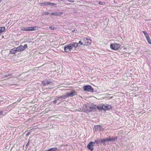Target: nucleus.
Returning a JSON list of instances; mask_svg holds the SVG:
<instances>
[{
  "mask_svg": "<svg viewBox=\"0 0 151 151\" xmlns=\"http://www.w3.org/2000/svg\"><path fill=\"white\" fill-rule=\"evenodd\" d=\"M17 52V48H14L11 50L10 51V53L11 54H15Z\"/></svg>",
  "mask_w": 151,
  "mask_h": 151,
  "instance_id": "11",
  "label": "nucleus"
},
{
  "mask_svg": "<svg viewBox=\"0 0 151 151\" xmlns=\"http://www.w3.org/2000/svg\"><path fill=\"white\" fill-rule=\"evenodd\" d=\"M49 14V13L48 12H44L43 14V15H48Z\"/></svg>",
  "mask_w": 151,
  "mask_h": 151,
  "instance_id": "25",
  "label": "nucleus"
},
{
  "mask_svg": "<svg viewBox=\"0 0 151 151\" xmlns=\"http://www.w3.org/2000/svg\"><path fill=\"white\" fill-rule=\"evenodd\" d=\"M94 143L92 142H89L87 145V148L91 150H92L93 149V145Z\"/></svg>",
  "mask_w": 151,
  "mask_h": 151,
  "instance_id": "8",
  "label": "nucleus"
},
{
  "mask_svg": "<svg viewBox=\"0 0 151 151\" xmlns=\"http://www.w3.org/2000/svg\"><path fill=\"white\" fill-rule=\"evenodd\" d=\"M49 28H50V29H52V30H54V29H55V28L53 27H52V26L50 27H49Z\"/></svg>",
  "mask_w": 151,
  "mask_h": 151,
  "instance_id": "27",
  "label": "nucleus"
},
{
  "mask_svg": "<svg viewBox=\"0 0 151 151\" xmlns=\"http://www.w3.org/2000/svg\"><path fill=\"white\" fill-rule=\"evenodd\" d=\"M105 107L106 109V110H108V109H109L111 108V106L110 105H105Z\"/></svg>",
  "mask_w": 151,
  "mask_h": 151,
  "instance_id": "18",
  "label": "nucleus"
},
{
  "mask_svg": "<svg viewBox=\"0 0 151 151\" xmlns=\"http://www.w3.org/2000/svg\"><path fill=\"white\" fill-rule=\"evenodd\" d=\"M95 130L96 131H100L102 129V127L100 125L96 126L95 127Z\"/></svg>",
  "mask_w": 151,
  "mask_h": 151,
  "instance_id": "12",
  "label": "nucleus"
},
{
  "mask_svg": "<svg viewBox=\"0 0 151 151\" xmlns=\"http://www.w3.org/2000/svg\"><path fill=\"white\" fill-rule=\"evenodd\" d=\"M91 42V39L84 38L81 39L78 43L81 45H88L90 44Z\"/></svg>",
  "mask_w": 151,
  "mask_h": 151,
  "instance_id": "2",
  "label": "nucleus"
},
{
  "mask_svg": "<svg viewBox=\"0 0 151 151\" xmlns=\"http://www.w3.org/2000/svg\"><path fill=\"white\" fill-rule=\"evenodd\" d=\"M56 12H52L51 13V14L52 15H54L56 16Z\"/></svg>",
  "mask_w": 151,
  "mask_h": 151,
  "instance_id": "28",
  "label": "nucleus"
},
{
  "mask_svg": "<svg viewBox=\"0 0 151 151\" xmlns=\"http://www.w3.org/2000/svg\"><path fill=\"white\" fill-rule=\"evenodd\" d=\"M42 5H49L52 6H55L56 5L55 3H52L48 2L42 3Z\"/></svg>",
  "mask_w": 151,
  "mask_h": 151,
  "instance_id": "7",
  "label": "nucleus"
},
{
  "mask_svg": "<svg viewBox=\"0 0 151 151\" xmlns=\"http://www.w3.org/2000/svg\"><path fill=\"white\" fill-rule=\"evenodd\" d=\"M30 134V132H29L28 134L27 135V136H28L29 134Z\"/></svg>",
  "mask_w": 151,
  "mask_h": 151,
  "instance_id": "31",
  "label": "nucleus"
},
{
  "mask_svg": "<svg viewBox=\"0 0 151 151\" xmlns=\"http://www.w3.org/2000/svg\"><path fill=\"white\" fill-rule=\"evenodd\" d=\"M95 143H96L97 144L99 143H103V139H100L99 140H95Z\"/></svg>",
  "mask_w": 151,
  "mask_h": 151,
  "instance_id": "17",
  "label": "nucleus"
},
{
  "mask_svg": "<svg viewBox=\"0 0 151 151\" xmlns=\"http://www.w3.org/2000/svg\"><path fill=\"white\" fill-rule=\"evenodd\" d=\"M108 139L109 141H114L115 140H116L117 138V137H115L114 138L112 137V138H109Z\"/></svg>",
  "mask_w": 151,
  "mask_h": 151,
  "instance_id": "16",
  "label": "nucleus"
},
{
  "mask_svg": "<svg viewBox=\"0 0 151 151\" xmlns=\"http://www.w3.org/2000/svg\"><path fill=\"white\" fill-rule=\"evenodd\" d=\"M83 89L85 91H87L90 92L93 91V88L90 86H86L83 87Z\"/></svg>",
  "mask_w": 151,
  "mask_h": 151,
  "instance_id": "6",
  "label": "nucleus"
},
{
  "mask_svg": "<svg viewBox=\"0 0 151 151\" xmlns=\"http://www.w3.org/2000/svg\"><path fill=\"white\" fill-rule=\"evenodd\" d=\"M76 93L75 91H72L70 93L67 94V97L72 96L75 95Z\"/></svg>",
  "mask_w": 151,
  "mask_h": 151,
  "instance_id": "13",
  "label": "nucleus"
},
{
  "mask_svg": "<svg viewBox=\"0 0 151 151\" xmlns=\"http://www.w3.org/2000/svg\"><path fill=\"white\" fill-rule=\"evenodd\" d=\"M59 100V98H58L57 99H56L55 100H54L53 101V102L54 104H55L56 103L57 101Z\"/></svg>",
  "mask_w": 151,
  "mask_h": 151,
  "instance_id": "22",
  "label": "nucleus"
},
{
  "mask_svg": "<svg viewBox=\"0 0 151 151\" xmlns=\"http://www.w3.org/2000/svg\"><path fill=\"white\" fill-rule=\"evenodd\" d=\"M57 150V149L56 147H53L48 149V151H56Z\"/></svg>",
  "mask_w": 151,
  "mask_h": 151,
  "instance_id": "15",
  "label": "nucleus"
},
{
  "mask_svg": "<svg viewBox=\"0 0 151 151\" xmlns=\"http://www.w3.org/2000/svg\"><path fill=\"white\" fill-rule=\"evenodd\" d=\"M42 83L44 86H46L49 84H51L52 82L47 80H45L42 81Z\"/></svg>",
  "mask_w": 151,
  "mask_h": 151,
  "instance_id": "10",
  "label": "nucleus"
},
{
  "mask_svg": "<svg viewBox=\"0 0 151 151\" xmlns=\"http://www.w3.org/2000/svg\"><path fill=\"white\" fill-rule=\"evenodd\" d=\"M146 39L148 42L149 44H151V40L150 39V37H148V38H147Z\"/></svg>",
  "mask_w": 151,
  "mask_h": 151,
  "instance_id": "21",
  "label": "nucleus"
},
{
  "mask_svg": "<svg viewBox=\"0 0 151 151\" xmlns=\"http://www.w3.org/2000/svg\"><path fill=\"white\" fill-rule=\"evenodd\" d=\"M142 32L144 34L145 36L146 39L148 38V37H149L148 35L145 31H142Z\"/></svg>",
  "mask_w": 151,
  "mask_h": 151,
  "instance_id": "19",
  "label": "nucleus"
},
{
  "mask_svg": "<svg viewBox=\"0 0 151 151\" xmlns=\"http://www.w3.org/2000/svg\"><path fill=\"white\" fill-rule=\"evenodd\" d=\"M5 30V28L4 27H0V34L4 32Z\"/></svg>",
  "mask_w": 151,
  "mask_h": 151,
  "instance_id": "14",
  "label": "nucleus"
},
{
  "mask_svg": "<svg viewBox=\"0 0 151 151\" xmlns=\"http://www.w3.org/2000/svg\"><path fill=\"white\" fill-rule=\"evenodd\" d=\"M101 3H102V2H101V1L99 2V4H101Z\"/></svg>",
  "mask_w": 151,
  "mask_h": 151,
  "instance_id": "30",
  "label": "nucleus"
},
{
  "mask_svg": "<svg viewBox=\"0 0 151 151\" xmlns=\"http://www.w3.org/2000/svg\"><path fill=\"white\" fill-rule=\"evenodd\" d=\"M56 16H60L63 14V13L60 12H56Z\"/></svg>",
  "mask_w": 151,
  "mask_h": 151,
  "instance_id": "20",
  "label": "nucleus"
},
{
  "mask_svg": "<svg viewBox=\"0 0 151 151\" xmlns=\"http://www.w3.org/2000/svg\"><path fill=\"white\" fill-rule=\"evenodd\" d=\"M37 27H21V30L25 31H32L35 30L37 29Z\"/></svg>",
  "mask_w": 151,
  "mask_h": 151,
  "instance_id": "3",
  "label": "nucleus"
},
{
  "mask_svg": "<svg viewBox=\"0 0 151 151\" xmlns=\"http://www.w3.org/2000/svg\"><path fill=\"white\" fill-rule=\"evenodd\" d=\"M78 46V43L76 42H73L71 44H69L64 47V50L66 52H68L71 50L75 49Z\"/></svg>",
  "mask_w": 151,
  "mask_h": 151,
  "instance_id": "1",
  "label": "nucleus"
},
{
  "mask_svg": "<svg viewBox=\"0 0 151 151\" xmlns=\"http://www.w3.org/2000/svg\"><path fill=\"white\" fill-rule=\"evenodd\" d=\"M3 114V112L2 111H0V115Z\"/></svg>",
  "mask_w": 151,
  "mask_h": 151,
  "instance_id": "29",
  "label": "nucleus"
},
{
  "mask_svg": "<svg viewBox=\"0 0 151 151\" xmlns=\"http://www.w3.org/2000/svg\"><path fill=\"white\" fill-rule=\"evenodd\" d=\"M103 143L105 142L109 141L108 139L107 138V139H103Z\"/></svg>",
  "mask_w": 151,
  "mask_h": 151,
  "instance_id": "23",
  "label": "nucleus"
},
{
  "mask_svg": "<svg viewBox=\"0 0 151 151\" xmlns=\"http://www.w3.org/2000/svg\"><path fill=\"white\" fill-rule=\"evenodd\" d=\"M27 44H25L24 46L20 45L19 46L17 47V52H22L25 49L27 48Z\"/></svg>",
  "mask_w": 151,
  "mask_h": 151,
  "instance_id": "5",
  "label": "nucleus"
},
{
  "mask_svg": "<svg viewBox=\"0 0 151 151\" xmlns=\"http://www.w3.org/2000/svg\"><path fill=\"white\" fill-rule=\"evenodd\" d=\"M67 97V95L66 96H60V97H59V99L60 98H65L64 97Z\"/></svg>",
  "mask_w": 151,
  "mask_h": 151,
  "instance_id": "26",
  "label": "nucleus"
},
{
  "mask_svg": "<svg viewBox=\"0 0 151 151\" xmlns=\"http://www.w3.org/2000/svg\"><path fill=\"white\" fill-rule=\"evenodd\" d=\"M10 76V75H6L5 76H4V78H6Z\"/></svg>",
  "mask_w": 151,
  "mask_h": 151,
  "instance_id": "24",
  "label": "nucleus"
},
{
  "mask_svg": "<svg viewBox=\"0 0 151 151\" xmlns=\"http://www.w3.org/2000/svg\"><path fill=\"white\" fill-rule=\"evenodd\" d=\"M97 109L100 110L102 111L103 110L106 111V109L105 105H100L97 106Z\"/></svg>",
  "mask_w": 151,
  "mask_h": 151,
  "instance_id": "9",
  "label": "nucleus"
},
{
  "mask_svg": "<svg viewBox=\"0 0 151 151\" xmlns=\"http://www.w3.org/2000/svg\"><path fill=\"white\" fill-rule=\"evenodd\" d=\"M121 47V45L118 44H111L110 45V47L112 49L116 50H118Z\"/></svg>",
  "mask_w": 151,
  "mask_h": 151,
  "instance_id": "4",
  "label": "nucleus"
}]
</instances>
